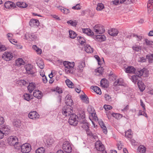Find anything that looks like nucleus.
Here are the masks:
<instances>
[{"label":"nucleus","instance_id":"nucleus-1","mask_svg":"<svg viewBox=\"0 0 153 153\" xmlns=\"http://www.w3.org/2000/svg\"><path fill=\"white\" fill-rule=\"evenodd\" d=\"M63 64L65 67V71L67 73L72 74L74 72L73 68L74 65V63L70 62L68 61H64L63 62Z\"/></svg>","mask_w":153,"mask_h":153},{"label":"nucleus","instance_id":"nucleus-2","mask_svg":"<svg viewBox=\"0 0 153 153\" xmlns=\"http://www.w3.org/2000/svg\"><path fill=\"white\" fill-rule=\"evenodd\" d=\"M78 117L77 115L74 114H72L69 118L68 123L71 125L75 126L78 124Z\"/></svg>","mask_w":153,"mask_h":153},{"label":"nucleus","instance_id":"nucleus-3","mask_svg":"<svg viewBox=\"0 0 153 153\" xmlns=\"http://www.w3.org/2000/svg\"><path fill=\"white\" fill-rule=\"evenodd\" d=\"M26 70V73L28 74L33 75L36 72L35 68L33 67L32 65L28 64L25 66Z\"/></svg>","mask_w":153,"mask_h":153},{"label":"nucleus","instance_id":"nucleus-4","mask_svg":"<svg viewBox=\"0 0 153 153\" xmlns=\"http://www.w3.org/2000/svg\"><path fill=\"white\" fill-rule=\"evenodd\" d=\"M72 107L71 106H65L62 108V114L65 116H71L73 114Z\"/></svg>","mask_w":153,"mask_h":153},{"label":"nucleus","instance_id":"nucleus-5","mask_svg":"<svg viewBox=\"0 0 153 153\" xmlns=\"http://www.w3.org/2000/svg\"><path fill=\"white\" fill-rule=\"evenodd\" d=\"M62 148L66 152L70 153L72 151V147L68 141H65L63 142Z\"/></svg>","mask_w":153,"mask_h":153},{"label":"nucleus","instance_id":"nucleus-6","mask_svg":"<svg viewBox=\"0 0 153 153\" xmlns=\"http://www.w3.org/2000/svg\"><path fill=\"white\" fill-rule=\"evenodd\" d=\"M94 31L96 34H102L105 32L104 27L100 25H97L94 27Z\"/></svg>","mask_w":153,"mask_h":153},{"label":"nucleus","instance_id":"nucleus-7","mask_svg":"<svg viewBox=\"0 0 153 153\" xmlns=\"http://www.w3.org/2000/svg\"><path fill=\"white\" fill-rule=\"evenodd\" d=\"M19 146H21V152L23 153H29L31 149L30 145L29 144L26 143Z\"/></svg>","mask_w":153,"mask_h":153},{"label":"nucleus","instance_id":"nucleus-8","mask_svg":"<svg viewBox=\"0 0 153 153\" xmlns=\"http://www.w3.org/2000/svg\"><path fill=\"white\" fill-rule=\"evenodd\" d=\"M8 143L10 145L15 146L18 144V139L16 137L11 136L7 139Z\"/></svg>","mask_w":153,"mask_h":153},{"label":"nucleus","instance_id":"nucleus-9","mask_svg":"<svg viewBox=\"0 0 153 153\" xmlns=\"http://www.w3.org/2000/svg\"><path fill=\"white\" fill-rule=\"evenodd\" d=\"M2 58L6 61H9L13 58V53L11 52L5 51L2 55Z\"/></svg>","mask_w":153,"mask_h":153},{"label":"nucleus","instance_id":"nucleus-10","mask_svg":"<svg viewBox=\"0 0 153 153\" xmlns=\"http://www.w3.org/2000/svg\"><path fill=\"white\" fill-rule=\"evenodd\" d=\"M4 6L7 9H14L16 7V4L14 3L11 1L6 2L4 4Z\"/></svg>","mask_w":153,"mask_h":153},{"label":"nucleus","instance_id":"nucleus-11","mask_svg":"<svg viewBox=\"0 0 153 153\" xmlns=\"http://www.w3.org/2000/svg\"><path fill=\"white\" fill-rule=\"evenodd\" d=\"M28 117L33 120H35L39 117V116L36 111H32L30 112L28 115Z\"/></svg>","mask_w":153,"mask_h":153},{"label":"nucleus","instance_id":"nucleus-12","mask_svg":"<svg viewBox=\"0 0 153 153\" xmlns=\"http://www.w3.org/2000/svg\"><path fill=\"white\" fill-rule=\"evenodd\" d=\"M88 111L89 113V118L91 119L93 118L94 119L96 120L97 118V116H96V114L94 112V109L91 107H90L88 108Z\"/></svg>","mask_w":153,"mask_h":153},{"label":"nucleus","instance_id":"nucleus-13","mask_svg":"<svg viewBox=\"0 0 153 153\" xmlns=\"http://www.w3.org/2000/svg\"><path fill=\"white\" fill-rule=\"evenodd\" d=\"M95 146L97 150L100 151L104 150V146L100 141H98L96 142Z\"/></svg>","mask_w":153,"mask_h":153},{"label":"nucleus","instance_id":"nucleus-14","mask_svg":"<svg viewBox=\"0 0 153 153\" xmlns=\"http://www.w3.org/2000/svg\"><path fill=\"white\" fill-rule=\"evenodd\" d=\"M25 38L26 39L29 41H33L37 38V37L33 34L27 33L25 34Z\"/></svg>","mask_w":153,"mask_h":153},{"label":"nucleus","instance_id":"nucleus-15","mask_svg":"<svg viewBox=\"0 0 153 153\" xmlns=\"http://www.w3.org/2000/svg\"><path fill=\"white\" fill-rule=\"evenodd\" d=\"M1 130L3 131L5 135L10 133V128L8 126L6 125H3Z\"/></svg>","mask_w":153,"mask_h":153},{"label":"nucleus","instance_id":"nucleus-16","mask_svg":"<svg viewBox=\"0 0 153 153\" xmlns=\"http://www.w3.org/2000/svg\"><path fill=\"white\" fill-rule=\"evenodd\" d=\"M71 96L69 95L66 96L65 99V103L67 106H71L72 105L73 100L71 99Z\"/></svg>","mask_w":153,"mask_h":153},{"label":"nucleus","instance_id":"nucleus-17","mask_svg":"<svg viewBox=\"0 0 153 153\" xmlns=\"http://www.w3.org/2000/svg\"><path fill=\"white\" fill-rule=\"evenodd\" d=\"M29 25L31 27L38 26L39 25V23L38 20L35 19H32L30 20Z\"/></svg>","mask_w":153,"mask_h":153},{"label":"nucleus","instance_id":"nucleus-18","mask_svg":"<svg viewBox=\"0 0 153 153\" xmlns=\"http://www.w3.org/2000/svg\"><path fill=\"white\" fill-rule=\"evenodd\" d=\"M130 79L132 82L134 84L138 83V82H140L141 81V78L139 76L136 75H134L130 78Z\"/></svg>","mask_w":153,"mask_h":153},{"label":"nucleus","instance_id":"nucleus-19","mask_svg":"<svg viewBox=\"0 0 153 153\" xmlns=\"http://www.w3.org/2000/svg\"><path fill=\"white\" fill-rule=\"evenodd\" d=\"M148 11L150 13L153 9V0H149L147 4Z\"/></svg>","mask_w":153,"mask_h":153},{"label":"nucleus","instance_id":"nucleus-20","mask_svg":"<svg viewBox=\"0 0 153 153\" xmlns=\"http://www.w3.org/2000/svg\"><path fill=\"white\" fill-rule=\"evenodd\" d=\"M108 34L112 36H116L117 35L118 31L116 29L112 28L108 31Z\"/></svg>","mask_w":153,"mask_h":153},{"label":"nucleus","instance_id":"nucleus-21","mask_svg":"<svg viewBox=\"0 0 153 153\" xmlns=\"http://www.w3.org/2000/svg\"><path fill=\"white\" fill-rule=\"evenodd\" d=\"M136 69L133 66H128L125 69V71L127 73L133 74L134 73Z\"/></svg>","mask_w":153,"mask_h":153},{"label":"nucleus","instance_id":"nucleus-22","mask_svg":"<svg viewBox=\"0 0 153 153\" xmlns=\"http://www.w3.org/2000/svg\"><path fill=\"white\" fill-rule=\"evenodd\" d=\"M33 95L34 97L37 98L38 99H40L42 96V94L41 92L38 90H35L33 92Z\"/></svg>","mask_w":153,"mask_h":153},{"label":"nucleus","instance_id":"nucleus-23","mask_svg":"<svg viewBox=\"0 0 153 153\" xmlns=\"http://www.w3.org/2000/svg\"><path fill=\"white\" fill-rule=\"evenodd\" d=\"M106 38V37L104 35H97L95 38L96 40L100 42L105 41Z\"/></svg>","mask_w":153,"mask_h":153},{"label":"nucleus","instance_id":"nucleus-24","mask_svg":"<svg viewBox=\"0 0 153 153\" xmlns=\"http://www.w3.org/2000/svg\"><path fill=\"white\" fill-rule=\"evenodd\" d=\"M38 66L41 69L44 68V64L43 60L41 58L38 59L36 61Z\"/></svg>","mask_w":153,"mask_h":153},{"label":"nucleus","instance_id":"nucleus-25","mask_svg":"<svg viewBox=\"0 0 153 153\" xmlns=\"http://www.w3.org/2000/svg\"><path fill=\"white\" fill-rule=\"evenodd\" d=\"M124 82L123 79L121 78L117 79L114 83V85L116 86L118 85H124Z\"/></svg>","mask_w":153,"mask_h":153},{"label":"nucleus","instance_id":"nucleus-26","mask_svg":"<svg viewBox=\"0 0 153 153\" xmlns=\"http://www.w3.org/2000/svg\"><path fill=\"white\" fill-rule=\"evenodd\" d=\"M36 87V85L34 83L32 82L30 83L27 87L28 90L30 93H31Z\"/></svg>","mask_w":153,"mask_h":153},{"label":"nucleus","instance_id":"nucleus-27","mask_svg":"<svg viewBox=\"0 0 153 153\" xmlns=\"http://www.w3.org/2000/svg\"><path fill=\"white\" fill-rule=\"evenodd\" d=\"M100 85L102 87L105 88H107L108 86V81L106 79H102L101 81Z\"/></svg>","mask_w":153,"mask_h":153},{"label":"nucleus","instance_id":"nucleus-28","mask_svg":"<svg viewBox=\"0 0 153 153\" xmlns=\"http://www.w3.org/2000/svg\"><path fill=\"white\" fill-rule=\"evenodd\" d=\"M146 151V148L143 146L140 145L137 149V153H145Z\"/></svg>","mask_w":153,"mask_h":153},{"label":"nucleus","instance_id":"nucleus-29","mask_svg":"<svg viewBox=\"0 0 153 153\" xmlns=\"http://www.w3.org/2000/svg\"><path fill=\"white\" fill-rule=\"evenodd\" d=\"M25 62L21 58L18 59L16 61V65L18 66H20L21 65H25Z\"/></svg>","mask_w":153,"mask_h":153},{"label":"nucleus","instance_id":"nucleus-30","mask_svg":"<svg viewBox=\"0 0 153 153\" xmlns=\"http://www.w3.org/2000/svg\"><path fill=\"white\" fill-rule=\"evenodd\" d=\"M91 88L97 94L99 95L101 94L102 92L101 89L98 87L97 86H92L91 87Z\"/></svg>","mask_w":153,"mask_h":153},{"label":"nucleus","instance_id":"nucleus-31","mask_svg":"<svg viewBox=\"0 0 153 153\" xmlns=\"http://www.w3.org/2000/svg\"><path fill=\"white\" fill-rule=\"evenodd\" d=\"M85 51L88 53H92L93 51V49L89 45L86 44L85 46Z\"/></svg>","mask_w":153,"mask_h":153},{"label":"nucleus","instance_id":"nucleus-32","mask_svg":"<svg viewBox=\"0 0 153 153\" xmlns=\"http://www.w3.org/2000/svg\"><path fill=\"white\" fill-rule=\"evenodd\" d=\"M82 31L83 33L87 34L88 35L90 36L94 35V33L90 29H83Z\"/></svg>","mask_w":153,"mask_h":153},{"label":"nucleus","instance_id":"nucleus-33","mask_svg":"<svg viewBox=\"0 0 153 153\" xmlns=\"http://www.w3.org/2000/svg\"><path fill=\"white\" fill-rule=\"evenodd\" d=\"M79 120H78V122L79 123V125L86 122L84 114H82V115H81L79 116Z\"/></svg>","mask_w":153,"mask_h":153},{"label":"nucleus","instance_id":"nucleus-34","mask_svg":"<svg viewBox=\"0 0 153 153\" xmlns=\"http://www.w3.org/2000/svg\"><path fill=\"white\" fill-rule=\"evenodd\" d=\"M99 124L102 129L103 133L105 134H106L107 133V128L105 125L104 123L103 122L101 121L100 122Z\"/></svg>","mask_w":153,"mask_h":153},{"label":"nucleus","instance_id":"nucleus-35","mask_svg":"<svg viewBox=\"0 0 153 153\" xmlns=\"http://www.w3.org/2000/svg\"><path fill=\"white\" fill-rule=\"evenodd\" d=\"M103 68L102 67H100L95 70V72L96 73V75L97 76H100L102 75L103 71Z\"/></svg>","mask_w":153,"mask_h":153},{"label":"nucleus","instance_id":"nucleus-36","mask_svg":"<svg viewBox=\"0 0 153 153\" xmlns=\"http://www.w3.org/2000/svg\"><path fill=\"white\" fill-rule=\"evenodd\" d=\"M138 87L141 91H143L145 88V86L143 83L141 81L138 82L137 84Z\"/></svg>","mask_w":153,"mask_h":153},{"label":"nucleus","instance_id":"nucleus-37","mask_svg":"<svg viewBox=\"0 0 153 153\" xmlns=\"http://www.w3.org/2000/svg\"><path fill=\"white\" fill-rule=\"evenodd\" d=\"M16 5L21 8H25L28 6L27 4L23 2H17L16 3Z\"/></svg>","mask_w":153,"mask_h":153},{"label":"nucleus","instance_id":"nucleus-38","mask_svg":"<svg viewBox=\"0 0 153 153\" xmlns=\"http://www.w3.org/2000/svg\"><path fill=\"white\" fill-rule=\"evenodd\" d=\"M85 62L83 61H80L78 65V69H79V72H81L83 70V68L85 66Z\"/></svg>","mask_w":153,"mask_h":153},{"label":"nucleus","instance_id":"nucleus-39","mask_svg":"<svg viewBox=\"0 0 153 153\" xmlns=\"http://www.w3.org/2000/svg\"><path fill=\"white\" fill-rule=\"evenodd\" d=\"M65 82L68 87L71 88H73L74 87V84L69 79H66L65 80Z\"/></svg>","mask_w":153,"mask_h":153},{"label":"nucleus","instance_id":"nucleus-40","mask_svg":"<svg viewBox=\"0 0 153 153\" xmlns=\"http://www.w3.org/2000/svg\"><path fill=\"white\" fill-rule=\"evenodd\" d=\"M82 100L86 103H89L88 98L86 95H82L80 97Z\"/></svg>","mask_w":153,"mask_h":153},{"label":"nucleus","instance_id":"nucleus-41","mask_svg":"<svg viewBox=\"0 0 153 153\" xmlns=\"http://www.w3.org/2000/svg\"><path fill=\"white\" fill-rule=\"evenodd\" d=\"M70 37L72 39H74L76 36L77 34L75 32L71 30L69 31Z\"/></svg>","mask_w":153,"mask_h":153},{"label":"nucleus","instance_id":"nucleus-42","mask_svg":"<svg viewBox=\"0 0 153 153\" xmlns=\"http://www.w3.org/2000/svg\"><path fill=\"white\" fill-rule=\"evenodd\" d=\"M80 126L86 131L89 129V127L88 126V124L86 122L81 124L80 125Z\"/></svg>","mask_w":153,"mask_h":153},{"label":"nucleus","instance_id":"nucleus-43","mask_svg":"<svg viewBox=\"0 0 153 153\" xmlns=\"http://www.w3.org/2000/svg\"><path fill=\"white\" fill-rule=\"evenodd\" d=\"M131 130L129 129L128 130L125 132V136L127 138H131L132 137V134H131Z\"/></svg>","mask_w":153,"mask_h":153},{"label":"nucleus","instance_id":"nucleus-44","mask_svg":"<svg viewBox=\"0 0 153 153\" xmlns=\"http://www.w3.org/2000/svg\"><path fill=\"white\" fill-rule=\"evenodd\" d=\"M104 7L103 4L101 3H98L97 5L96 9L97 10L100 11L103 9Z\"/></svg>","mask_w":153,"mask_h":153},{"label":"nucleus","instance_id":"nucleus-45","mask_svg":"<svg viewBox=\"0 0 153 153\" xmlns=\"http://www.w3.org/2000/svg\"><path fill=\"white\" fill-rule=\"evenodd\" d=\"M24 99L27 101H29L31 98V96L29 94L25 93L23 95Z\"/></svg>","mask_w":153,"mask_h":153},{"label":"nucleus","instance_id":"nucleus-46","mask_svg":"<svg viewBox=\"0 0 153 153\" xmlns=\"http://www.w3.org/2000/svg\"><path fill=\"white\" fill-rule=\"evenodd\" d=\"M67 22L68 24H70L73 26H76L77 24V22L76 20H70L68 21Z\"/></svg>","mask_w":153,"mask_h":153},{"label":"nucleus","instance_id":"nucleus-47","mask_svg":"<svg viewBox=\"0 0 153 153\" xmlns=\"http://www.w3.org/2000/svg\"><path fill=\"white\" fill-rule=\"evenodd\" d=\"M45 149L43 147L38 148L36 151V153H44Z\"/></svg>","mask_w":153,"mask_h":153},{"label":"nucleus","instance_id":"nucleus-48","mask_svg":"<svg viewBox=\"0 0 153 153\" xmlns=\"http://www.w3.org/2000/svg\"><path fill=\"white\" fill-rule=\"evenodd\" d=\"M123 0H114L112 1L113 4L115 5H117L123 3Z\"/></svg>","mask_w":153,"mask_h":153},{"label":"nucleus","instance_id":"nucleus-49","mask_svg":"<svg viewBox=\"0 0 153 153\" xmlns=\"http://www.w3.org/2000/svg\"><path fill=\"white\" fill-rule=\"evenodd\" d=\"M79 42L82 45L84 44L85 42V40L83 37L81 36L78 37H77Z\"/></svg>","mask_w":153,"mask_h":153},{"label":"nucleus","instance_id":"nucleus-50","mask_svg":"<svg viewBox=\"0 0 153 153\" xmlns=\"http://www.w3.org/2000/svg\"><path fill=\"white\" fill-rule=\"evenodd\" d=\"M142 72H143V75L144 77H147L148 76L149 72L148 70L145 68H144L142 69Z\"/></svg>","mask_w":153,"mask_h":153},{"label":"nucleus","instance_id":"nucleus-51","mask_svg":"<svg viewBox=\"0 0 153 153\" xmlns=\"http://www.w3.org/2000/svg\"><path fill=\"white\" fill-rule=\"evenodd\" d=\"M145 43L147 45L152 46L153 45V42L147 39L145 40Z\"/></svg>","mask_w":153,"mask_h":153},{"label":"nucleus","instance_id":"nucleus-52","mask_svg":"<svg viewBox=\"0 0 153 153\" xmlns=\"http://www.w3.org/2000/svg\"><path fill=\"white\" fill-rule=\"evenodd\" d=\"M112 116L116 118V119H118L120 117H121L122 115L121 114L118 113H113L112 114Z\"/></svg>","mask_w":153,"mask_h":153},{"label":"nucleus","instance_id":"nucleus-53","mask_svg":"<svg viewBox=\"0 0 153 153\" xmlns=\"http://www.w3.org/2000/svg\"><path fill=\"white\" fill-rule=\"evenodd\" d=\"M60 9L61 10V11H62V12L63 13H64L65 14H67L69 12V10H68L67 9L64 8H63V7H61L60 8Z\"/></svg>","mask_w":153,"mask_h":153},{"label":"nucleus","instance_id":"nucleus-54","mask_svg":"<svg viewBox=\"0 0 153 153\" xmlns=\"http://www.w3.org/2000/svg\"><path fill=\"white\" fill-rule=\"evenodd\" d=\"M48 145H52L53 143V140L52 139L49 138L46 141Z\"/></svg>","mask_w":153,"mask_h":153},{"label":"nucleus","instance_id":"nucleus-55","mask_svg":"<svg viewBox=\"0 0 153 153\" xmlns=\"http://www.w3.org/2000/svg\"><path fill=\"white\" fill-rule=\"evenodd\" d=\"M132 48L133 50L135 51H138L140 50H141V47L137 46V45H135L134 46H133L132 47Z\"/></svg>","mask_w":153,"mask_h":153},{"label":"nucleus","instance_id":"nucleus-56","mask_svg":"<svg viewBox=\"0 0 153 153\" xmlns=\"http://www.w3.org/2000/svg\"><path fill=\"white\" fill-rule=\"evenodd\" d=\"M143 72H142V69L141 70H138L136 72V75L139 76L140 77L143 75Z\"/></svg>","mask_w":153,"mask_h":153},{"label":"nucleus","instance_id":"nucleus-57","mask_svg":"<svg viewBox=\"0 0 153 153\" xmlns=\"http://www.w3.org/2000/svg\"><path fill=\"white\" fill-rule=\"evenodd\" d=\"M103 107L105 110L108 111L112 109V107L110 105H105Z\"/></svg>","mask_w":153,"mask_h":153},{"label":"nucleus","instance_id":"nucleus-58","mask_svg":"<svg viewBox=\"0 0 153 153\" xmlns=\"http://www.w3.org/2000/svg\"><path fill=\"white\" fill-rule=\"evenodd\" d=\"M123 3L125 4H130L133 3V1L132 0H123Z\"/></svg>","mask_w":153,"mask_h":153},{"label":"nucleus","instance_id":"nucleus-59","mask_svg":"<svg viewBox=\"0 0 153 153\" xmlns=\"http://www.w3.org/2000/svg\"><path fill=\"white\" fill-rule=\"evenodd\" d=\"M105 98L106 101H110L111 100V96L108 94H106L105 95Z\"/></svg>","mask_w":153,"mask_h":153},{"label":"nucleus","instance_id":"nucleus-60","mask_svg":"<svg viewBox=\"0 0 153 153\" xmlns=\"http://www.w3.org/2000/svg\"><path fill=\"white\" fill-rule=\"evenodd\" d=\"M87 134L88 135H89L90 136L94 137V134L92 133L89 131V129L88 130H86Z\"/></svg>","mask_w":153,"mask_h":153},{"label":"nucleus","instance_id":"nucleus-61","mask_svg":"<svg viewBox=\"0 0 153 153\" xmlns=\"http://www.w3.org/2000/svg\"><path fill=\"white\" fill-rule=\"evenodd\" d=\"M20 120L15 121L13 123V124L16 127H18L20 125Z\"/></svg>","mask_w":153,"mask_h":153},{"label":"nucleus","instance_id":"nucleus-62","mask_svg":"<svg viewBox=\"0 0 153 153\" xmlns=\"http://www.w3.org/2000/svg\"><path fill=\"white\" fill-rule=\"evenodd\" d=\"M9 41L13 44L16 45V44L17 43L16 40L14 39H9Z\"/></svg>","mask_w":153,"mask_h":153},{"label":"nucleus","instance_id":"nucleus-63","mask_svg":"<svg viewBox=\"0 0 153 153\" xmlns=\"http://www.w3.org/2000/svg\"><path fill=\"white\" fill-rule=\"evenodd\" d=\"M117 148L119 150H121L122 148V144L120 142H119L117 144Z\"/></svg>","mask_w":153,"mask_h":153},{"label":"nucleus","instance_id":"nucleus-64","mask_svg":"<svg viewBox=\"0 0 153 153\" xmlns=\"http://www.w3.org/2000/svg\"><path fill=\"white\" fill-rule=\"evenodd\" d=\"M72 9L75 10H79L81 9V7L79 4H77L75 6H73L72 7Z\"/></svg>","mask_w":153,"mask_h":153}]
</instances>
